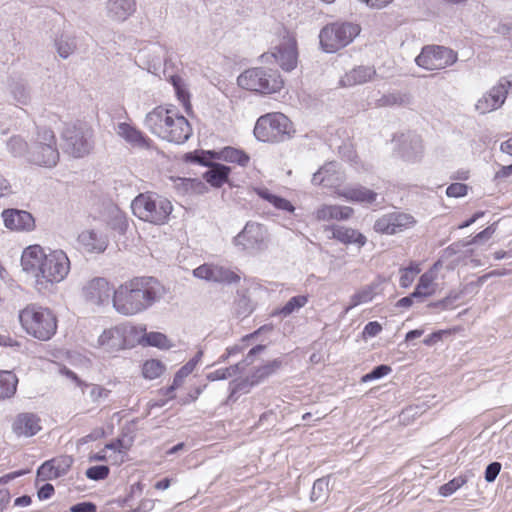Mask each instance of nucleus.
<instances>
[{"label":"nucleus","instance_id":"nucleus-1","mask_svg":"<svg viewBox=\"0 0 512 512\" xmlns=\"http://www.w3.org/2000/svg\"><path fill=\"white\" fill-rule=\"evenodd\" d=\"M164 291V286L154 277H133L116 288L112 306L120 315L134 316L156 303Z\"/></svg>","mask_w":512,"mask_h":512},{"label":"nucleus","instance_id":"nucleus-2","mask_svg":"<svg viewBox=\"0 0 512 512\" xmlns=\"http://www.w3.org/2000/svg\"><path fill=\"white\" fill-rule=\"evenodd\" d=\"M24 271L32 273L37 283L61 282L70 271V260L62 250H53L48 254L40 245H30L21 255Z\"/></svg>","mask_w":512,"mask_h":512},{"label":"nucleus","instance_id":"nucleus-3","mask_svg":"<svg viewBox=\"0 0 512 512\" xmlns=\"http://www.w3.org/2000/svg\"><path fill=\"white\" fill-rule=\"evenodd\" d=\"M23 331L39 341H49L57 333L58 317L54 310L38 303H29L19 311Z\"/></svg>","mask_w":512,"mask_h":512},{"label":"nucleus","instance_id":"nucleus-4","mask_svg":"<svg viewBox=\"0 0 512 512\" xmlns=\"http://www.w3.org/2000/svg\"><path fill=\"white\" fill-rule=\"evenodd\" d=\"M237 85L251 93L273 95L284 89L285 79L278 69L262 65L244 70L237 77Z\"/></svg>","mask_w":512,"mask_h":512},{"label":"nucleus","instance_id":"nucleus-5","mask_svg":"<svg viewBox=\"0 0 512 512\" xmlns=\"http://www.w3.org/2000/svg\"><path fill=\"white\" fill-rule=\"evenodd\" d=\"M133 214L154 225H165L170 219L173 205L169 199L154 192L140 193L131 203Z\"/></svg>","mask_w":512,"mask_h":512},{"label":"nucleus","instance_id":"nucleus-6","mask_svg":"<svg viewBox=\"0 0 512 512\" xmlns=\"http://www.w3.org/2000/svg\"><path fill=\"white\" fill-rule=\"evenodd\" d=\"M361 31L358 24L335 22L326 25L320 32V44L324 51L333 53L347 46Z\"/></svg>","mask_w":512,"mask_h":512},{"label":"nucleus","instance_id":"nucleus-7","mask_svg":"<svg viewBox=\"0 0 512 512\" xmlns=\"http://www.w3.org/2000/svg\"><path fill=\"white\" fill-rule=\"evenodd\" d=\"M141 332L136 325L119 324L105 329L97 340V346L103 352L117 353L135 347L134 334Z\"/></svg>","mask_w":512,"mask_h":512},{"label":"nucleus","instance_id":"nucleus-8","mask_svg":"<svg viewBox=\"0 0 512 512\" xmlns=\"http://www.w3.org/2000/svg\"><path fill=\"white\" fill-rule=\"evenodd\" d=\"M274 60L285 72L296 69L299 62V51L294 33L284 30L282 40L270 52L261 55V61L267 63Z\"/></svg>","mask_w":512,"mask_h":512},{"label":"nucleus","instance_id":"nucleus-9","mask_svg":"<svg viewBox=\"0 0 512 512\" xmlns=\"http://www.w3.org/2000/svg\"><path fill=\"white\" fill-rule=\"evenodd\" d=\"M457 59L453 50L437 45L425 46L416 57L418 66L426 70H440L452 65Z\"/></svg>","mask_w":512,"mask_h":512},{"label":"nucleus","instance_id":"nucleus-10","mask_svg":"<svg viewBox=\"0 0 512 512\" xmlns=\"http://www.w3.org/2000/svg\"><path fill=\"white\" fill-rule=\"evenodd\" d=\"M116 288L107 278L94 277L83 286L82 295L87 303L103 307L112 302Z\"/></svg>","mask_w":512,"mask_h":512},{"label":"nucleus","instance_id":"nucleus-11","mask_svg":"<svg viewBox=\"0 0 512 512\" xmlns=\"http://www.w3.org/2000/svg\"><path fill=\"white\" fill-rule=\"evenodd\" d=\"M416 223V219L411 214L390 212L379 217L373 228L379 234L394 235L414 227Z\"/></svg>","mask_w":512,"mask_h":512},{"label":"nucleus","instance_id":"nucleus-12","mask_svg":"<svg viewBox=\"0 0 512 512\" xmlns=\"http://www.w3.org/2000/svg\"><path fill=\"white\" fill-rule=\"evenodd\" d=\"M147 125L150 128L173 127L184 128L189 125L188 120L174 107H156L147 115Z\"/></svg>","mask_w":512,"mask_h":512},{"label":"nucleus","instance_id":"nucleus-13","mask_svg":"<svg viewBox=\"0 0 512 512\" xmlns=\"http://www.w3.org/2000/svg\"><path fill=\"white\" fill-rule=\"evenodd\" d=\"M266 232L262 224L249 222L235 237L234 243L244 251L261 250L265 245Z\"/></svg>","mask_w":512,"mask_h":512},{"label":"nucleus","instance_id":"nucleus-14","mask_svg":"<svg viewBox=\"0 0 512 512\" xmlns=\"http://www.w3.org/2000/svg\"><path fill=\"white\" fill-rule=\"evenodd\" d=\"M195 277L211 282L233 284L238 283L241 279L240 275L229 267L205 263L194 269Z\"/></svg>","mask_w":512,"mask_h":512},{"label":"nucleus","instance_id":"nucleus-15","mask_svg":"<svg viewBox=\"0 0 512 512\" xmlns=\"http://www.w3.org/2000/svg\"><path fill=\"white\" fill-rule=\"evenodd\" d=\"M73 464L69 455H59L45 461L37 470V477L42 481L56 479L65 475Z\"/></svg>","mask_w":512,"mask_h":512},{"label":"nucleus","instance_id":"nucleus-16","mask_svg":"<svg viewBox=\"0 0 512 512\" xmlns=\"http://www.w3.org/2000/svg\"><path fill=\"white\" fill-rule=\"evenodd\" d=\"M186 158L209 167V170L203 174V178L211 186L220 188L228 181L230 167L216 162H207L204 158L192 154H188Z\"/></svg>","mask_w":512,"mask_h":512},{"label":"nucleus","instance_id":"nucleus-17","mask_svg":"<svg viewBox=\"0 0 512 512\" xmlns=\"http://www.w3.org/2000/svg\"><path fill=\"white\" fill-rule=\"evenodd\" d=\"M2 218L6 228L17 232H29L35 228V220L31 213L18 209H5Z\"/></svg>","mask_w":512,"mask_h":512},{"label":"nucleus","instance_id":"nucleus-18","mask_svg":"<svg viewBox=\"0 0 512 512\" xmlns=\"http://www.w3.org/2000/svg\"><path fill=\"white\" fill-rule=\"evenodd\" d=\"M343 180L344 176L335 162L325 163L312 177L314 185L329 187L334 193L336 188H341Z\"/></svg>","mask_w":512,"mask_h":512},{"label":"nucleus","instance_id":"nucleus-19","mask_svg":"<svg viewBox=\"0 0 512 512\" xmlns=\"http://www.w3.org/2000/svg\"><path fill=\"white\" fill-rule=\"evenodd\" d=\"M41 429V419L34 413H19L12 422V431L17 437H32Z\"/></svg>","mask_w":512,"mask_h":512},{"label":"nucleus","instance_id":"nucleus-20","mask_svg":"<svg viewBox=\"0 0 512 512\" xmlns=\"http://www.w3.org/2000/svg\"><path fill=\"white\" fill-rule=\"evenodd\" d=\"M354 215V209L350 206L337 204H322L313 213L318 222L347 221Z\"/></svg>","mask_w":512,"mask_h":512},{"label":"nucleus","instance_id":"nucleus-21","mask_svg":"<svg viewBox=\"0 0 512 512\" xmlns=\"http://www.w3.org/2000/svg\"><path fill=\"white\" fill-rule=\"evenodd\" d=\"M377 76L374 66L360 65L346 72L340 79L342 87H352L373 81Z\"/></svg>","mask_w":512,"mask_h":512},{"label":"nucleus","instance_id":"nucleus-22","mask_svg":"<svg viewBox=\"0 0 512 512\" xmlns=\"http://www.w3.org/2000/svg\"><path fill=\"white\" fill-rule=\"evenodd\" d=\"M136 329H140L141 332L134 334L135 346H153L159 349H170L173 346L168 337L161 332H147L146 326L143 325H136Z\"/></svg>","mask_w":512,"mask_h":512},{"label":"nucleus","instance_id":"nucleus-23","mask_svg":"<svg viewBox=\"0 0 512 512\" xmlns=\"http://www.w3.org/2000/svg\"><path fill=\"white\" fill-rule=\"evenodd\" d=\"M326 231H330L333 239L345 245L355 244L363 247L367 242V238L361 232L351 227L331 225Z\"/></svg>","mask_w":512,"mask_h":512},{"label":"nucleus","instance_id":"nucleus-24","mask_svg":"<svg viewBox=\"0 0 512 512\" xmlns=\"http://www.w3.org/2000/svg\"><path fill=\"white\" fill-rule=\"evenodd\" d=\"M335 195L351 202L373 203L377 194L363 186L336 188Z\"/></svg>","mask_w":512,"mask_h":512},{"label":"nucleus","instance_id":"nucleus-25","mask_svg":"<svg viewBox=\"0 0 512 512\" xmlns=\"http://www.w3.org/2000/svg\"><path fill=\"white\" fill-rule=\"evenodd\" d=\"M442 266L440 260L436 261L433 266L424 274L420 276L419 282L412 293V296L429 297L436 291L435 279L437 277V270Z\"/></svg>","mask_w":512,"mask_h":512},{"label":"nucleus","instance_id":"nucleus-26","mask_svg":"<svg viewBox=\"0 0 512 512\" xmlns=\"http://www.w3.org/2000/svg\"><path fill=\"white\" fill-rule=\"evenodd\" d=\"M59 160V153L52 144H40L32 153L34 164L43 167H53Z\"/></svg>","mask_w":512,"mask_h":512},{"label":"nucleus","instance_id":"nucleus-27","mask_svg":"<svg viewBox=\"0 0 512 512\" xmlns=\"http://www.w3.org/2000/svg\"><path fill=\"white\" fill-rule=\"evenodd\" d=\"M211 158L223 160L229 163H236L241 167H246L249 164L250 157L244 151L233 148L225 147L218 152H208Z\"/></svg>","mask_w":512,"mask_h":512},{"label":"nucleus","instance_id":"nucleus-28","mask_svg":"<svg viewBox=\"0 0 512 512\" xmlns=\"http://www.w3.org/2000/svg\"><path fill=\"white\" fill-rule=\"evenodd\" d=\"M66 375L72 380L75 382V384L84 389V388H89V396H90V399L93 403H99L100 401L102 400H105L107 398H109L110 394H111V390L101 386V385H98V384H88L84 381H82L77 375L76 373H74L73 371H66Z\"/></svg>","mask_w":512,"mask_h":512},{"label":"nucleus","instance_id":"nucleus-29","mask_svg":"<svg viewBox=\"0 0 512 512\" xmlns=\"http://www.w3.org/2000/svg\"><path fill=\"white\" fill-rule=\"evenodd\" d=\"M136 10L135 0H109L108 12L117 21H124Z\"/></svg>","mask_w":512,"mask_h":512},{"label":"nucleus","instance_id":"nucleus-30","mask_svg":"<svg viewBox=\"0 0 512 512\" xmlns=\"http://www.w3.org/2000/svg\"><path fill=\"white\" fill-rule=\"evenodd\" d=\"M290 118L282 112H270L260 116L254 128H288Z\"/></svg>","mask_w":512,"mask_h":512},{"label":"nucleus","instance_id":"nucleus-31","mask_svg":"<svg viewBox=\"0 0 512 512\" xmlns=\"http://www.w3.org/2000/svg\"><path fill=\"white\" fill-rule=\"evenodd\" d=\"M78 241L81 245V247L86 251L90 253H99L105 250L106 248V241L98 235L93 230H86L83 231L79 237Z\"/></svg>","mask_w":512,"mask_h":512},{"label":"nucleus","instance_id":"nucleus-32","mask_svg":"<svg viewBox=\"0 0 512 512\" xmlns=\"http://www.w3.org/2000/svg\"><path fill=\"white\" fill-rule=\"evenodd\" d=\"M18 377L8 370H0V401L14 397L17 392Z\"/></svg>","mask_w":512,"mask_h":512},{"label":"nucleus","instance_id":"nucleus-33","mask_svg":"<svg viewBox=\"0 0 512 512\" xmlns=\"http://www.w3.org/2000/svg\"><path fill=\"white\" fill-rule=\"evenodd\" d=\"M71 135L66 136V147L69 153L74 157H82L89 153L90 145L78 130H69Z\"/></svg>","mask_w":512,"mask_h":512},{"label":"nucleus","instance_id":"nucleus-34","mask_svg":"<svg viewBox=\"0 0 512 512\" xmlns=\"http://www.w3.org/2000/svg\"><path fill=\"white\" fill-rule=\"evenodd\" d=\"M169 81L175 90L177 99L182 103L185 111L190 113L192 111V105L190 101L191 96L185 81L179 75H172Z\"/></svg>","mask_w":512,"mask_h":512},{"label":"nucleus","instance_id":"nucleus-35","mask_svg":"<svg viewBox=\"0 0 512 512\" xmlns=\"http://www.w3.org/2000/svg\"><path fill=\"white\" fill-rule=\"evenodd\" d=\"M512 89V79L501 78L498 83L493 86L487 94L492 100H494V105L502 106L507 98L509 90Z\"/></svg>","mask_w":512,"mask_h":512},{"label":"nucleus","instance_id":"nucleus-36","mask_svg":"<svg viewBox=\"0 0 512 512\" xmlns=\"http://www.w3.org/2000/svg\"><path fill=\"white\" fill-rule=\"evenodd\" d=\"M376 290H377L376 284H370V285H367V286L362 287L359 290H357L351 296L350 305L347 307L346 311H348L358 305L371 302L374 299V297L376 296V293H377Z\"/></svg>","mask_w":512,"mask_h":512},{"label":"nucleus","instance_id":"nucleus-37","mask_svg":"<svg viewBox=\"0 0 512 512\" xmlns=\"http://www.w3.org/2000/svg\"><path fill=\"white\" fill-rule=\"evenodd\" d=\"M165 371V365L158 359L146 360L142 365V375L145 379L159 378Z\"/></svg>","mask_w":512,"mask_h":512},{"label":"nucleus","instance_id":"nucleus-38","mask_svg":"<svg viewBox=\"0 0 512 512\" xmlns=\"http://www.w3.org/2000/svg\"><path fill=\"white\" fill-rule=\"evenodd\" d=\"M258 194L261 198L267 200L269 203H271L277 209L288 211V212H293L295 209L290 201H288L285 198L273 195V194L269 193L267 190H260L258 192Z\"/></svg>","mask_w":512,"mask_h":512},{"label":"nucleus","instance_id":"nucleus-39","mask_svg":"<svg viewBox=\"0 0 512 512\" xmlns=\"http://www.w3.org/2000/svg\"><path fill=\"white\" fill-rule=\"evenodd\" d=\"M421 269L419 264L412 262L410 265L401 270L399 279L400 286L407 288L414 282L415 277L420 273Z\"/></svg>","mask_w":512,"mask_h":512},{"label":"nucleus","instance_id":"nucleus-40","mask_svg":"<svg viewBox=\"0 0 512 512\" xmlns=\"http://www.w3.org/2000/svg\"><path fill=\"white\" fill-rule=\"evenodd\" d=\"M196 362L189 361L184 366H182L179 371L176 373L172 385L169 387V391H174L179 386L182 385L184 379L189 376L195 369Z\"/></svg>","mask_w":512,"mask_h":512},{"label":"nucleus","instance_id":"nucleus-41","mask_svg":"<svg viewBox=\"0 0 512 512\" xmlns=\"http://www.w3.org/2000/svg\"><path fill=\"white\" fill-rule=\"evenodd\" d=\"M307 302L308 297L305 295L294 296L279 310V313L288 316L295 310L305 306Z\"/></svg>","mask_w":512,"mask_h":512},{"label":"nucleus","instance_id":"nucleus-42","mask_svg":"<svg viewBox=\"0 0 512 512\" xmlns=\"http://www.w3.org/2000/svg\"><path fill=\"white\" fill-rule=\"evenodd\" d=\"M466 481V478L462 476L453 478L452 480L445 483L439 488V493L444 497L450 496L460 487H462L466 483Z\"/></svg>","mask_w":512,"mask_h":512},{"label":"nucleus","instance_id":"nucleus-43","mask_svg":"<svg viewBox=\"0 0 512 512\" xmlns=\"http://www.w3.org/2000/svg\"><path fill=\"white\" fill-rule=\"evenodd\" d=\"M500 105H494V100L486 93L476 103V110L481 114H486L500 108Z\"/></svg>","mask_w":512,"mask_h":512},{"label":"nucleus","instance_id":"nucleus-44","mask_svg":"<svg viewBox=\"0 0 512 512\" xmlns=\"http://www.w3.org/2000/svg\"><path fill=\"white\" fill-rule=\"evenodd\" d=\"M109 467L105 465L92 466L87 469L86 476L92 480H104L109 475Z\"/></svg>","mask_w":512,"mask_h":512},{"label":"nucleus","instance_id":"nucleus-45","mask_svg":"<svg viewBox=\"0 0 512 512\" xmlns=\"http://www.w3.org/2000/svg\"><path fill=\"white\" fill-rule=\"evenodd\" d=\"M254 135L257 139L264 142H276L282 140L284 135L286 134V130H282V133L278 135H271L275 130H253Z\"/></svg>","mask_w":512,"mask_h":512},{"label":"nucleus","instance_id":"nucleus-46","mask_svg":"<svg viewBox=\"0 0 512 512\" xmlns=\"http://www.w3.org/2000/svg\"><path fill=\"white\" fill-rule=\"evenodd\" d=\"M280 365H281V362L278 360H273L271 362H268L256 370L255 376L257 378L268 377L271 374H273L280 367Z\"/></svg>","mask_w":512,"mask_h":512},{"label":"nucleus","instance_id":"nucleus-47","mask_svg":"<svg viewBox=\"0 0 512 512\" xmlns=\"http://www.w3.org/2000/svg\"><path fill=\"white\" fill-rule=\"evenodd\" d=\"M468 193V186L463 183H452L446 189V195L452 198L464 197Z\"/></svg>","mask_w":512,"mask_h":512},{"label":"nucleus","instance_id":"nucleus-48","mask_svg":"<svg viewBox=\"0 0 512 512\" xmlns=\"http://www.w3.org/2000/svg\"><path fill=\"white\" fill-rule=\"evenodd\" d=\"M391 372V367L387 365H380L375 367L370 373L363 376L362 381L367 382L370 380L378 379L388 375Z\"/></svg>","mask_w":512,"mask_h":512},{"label":"nucleus","instance_id":"nucleus-49","mask_svg":"<svg viewBox=\"0 0 512 512\" xmlns=\"http://www.w3.org/2000/svg\"><path fill=\"white\" fill-rule=\"evenodd\" d=\"M496 229H497V223L491 224L490 226L486 227L484 230H482L481 232L476 234L474 236V238L472 239V243H478V242L490 239L493 236V234L495 233Z\"/></svg>","mask_w":512,"mask_h":512},{"label":"nucleus","instance_id":"nucleus-50","mask_svg":"<svg viewBox=\"0 0 512 512\" xmlns=\"http://www.w3.org/2000/svg\"><path fill=\"white\" fill-rule=\"evenodd\" d=\"M274 329V326L272 324H265V325H262L261 327H259L257 330H255L254 332L250 333V334H247L245 336H243L241 338V342L243 343H246L252 339H255L256 337H258L259 335L261 334H265V333H270L272 332Z\"/></svg>","mask_w":512,"mask_h":512},{"label":"nucleus","instance_id":"nucleus-51","mask_svg":"<svg viewBox=\"0 0 512 512\" xmlns=\"http://www.w3.org/2000/svg\"><path fill=\"white\" fill-rule=\"evenodd\" d=\"M232 371L234 369L232 367L229 368H220L217 369L207 375V379L210 381L223 380L232 375Z\"/></svg>","mask_w":512,"mask_h":512},{"label":"nucleus","instance_id":"nucleus-52","mask_svg":"<svg viewBox=\"0 0 512 512\" xmlns=\"http://www.w3.org/2000/svg\"><path fill=\"white\" fill-rule=\"evenodd\" d=\"M382 331V326L377 321L367 323L363 329L364 337H375Z\"/></svg>","mask_w":512,"mask_h":512},{"label":"nucleus","instance_id":"nucleus-53","mask_svg":"<svg viewBox=\"0 0 512 512\" xmlns=\"http://www.w3.org/2000/svg\"><path fill=\"white\" fill-rule=\"evenodd\" d=\"M501 470V464L499 462H493L489 464L485 470V479L487 482H493L498 476Z\"/></svg>","mask_w":512,"mask_h":512},{"label":"nucleus","instance_id":"nucleus-54","mask_svg":"<svg viewBox=\"0 0 512 512\" xmlns=\"http://www.w3.org/2000/svg\"><path fill=\"white\" fill-rule=\"evenodd\" d=\"M0 346L19 348L21 344L16 338L11 337L9 334H0Z\"/></svg>","mask_w":512,"mask_h":512},{"label":"nucleus","instance_id":"nucleus-55","mask_svg":"<svg viewBox=\"0 0 512 512\" xmlns=\"http://www.w3.org/2000/svg\"><path fill=\"white\" fill-rule=\"evenodd\" d=\"M71 512H96V505L91 502H82L73 505L70 508Z\"/></svg>","mask_w":512,"mask_h":512},{"label":"nucleus","instance_id":"nucleus-56","mask_svg":"<svg viewBox=\"0 0 512 512\" xmlns=\"http://www.w3.org/2000/svg\"><path fill=\"white\" fill-rule=\"evenodd\" d=\"M54 487L52 484H45L38 490V498L40 500H46L53 496L54 494Z\"/></svg>","mask_w":512,"mask_h":512},{"label":"nucleus","instance_id":"nucleus-57","mask_svg":"<svg viewBox=\"0 0 512 512\" xmlns=\"http://www.w3.org/2000/svg\"><path fill=\"white\" fill-rule=\"evenodd\" d=\"M181 182L186 190H200L204 188L203 183L199 179H181Z\"/></svg>","mask_w":512,"mask_h":512},{"label":"nucleus","instance_id":"nucleus-58","mask_svg":"<svg viewBox=\"0 0 512 512\" xmlns=\"http://www.w3.org/2000/svg\"><path fill=\"white\" fill-rule=\"evenodd\" d=\"M120 135L130 142L139 141L141 139L140 131L135 129L122 130Z\"/></svg>","mask_w":512,"mask_h":512},{"label":"nucleus","instance_id":"nucleus-59","mask_svg":"<svg viewBox=\"0 0 512 512\" xmlns=\"http://www.w3.org/2000/svg\"><path fill=\"white\" fill-rule=\"evenodd\" d=\"M11 192L9 181L0 173V197L6 196Z\"/></svg>","mask_w":512,"mask_h":512},{"label":"nucleus","instance_id":"nucleus-60","mask_svg":"<svg viewBox=\"0 0 512 512\" xmlns=\"http://www.w3.org/2000/svg\"><path fill=\"white\" fill-rule=\"evenodd\" d=\"M362 2L366 3L367 6L371 8H383L390 4L393 0H361Z\"/></svg>","mask_w":512,"mask_h":512},{"label":"nucleus","instance_id":"nucleus-61","mask_svg":"<svg viewBox=\"0 0 512 512\" xmlns=\"http://www.w3.org/2000/svg\"><path fill=\"white\" fill-rule=\"evenodd\" d=\"M484 214L485 213L483 211H478L474 213L471 218L458 225V229H464L466 227H469L470 225L475 223L479 218L483 217Z\"/></svg>","mask_w":512,"mask_h":512},{"label":"nucleus","instance_id":"nucleus-62","mask_svg":"<svg viewBox=\"0 0 512 512\" xmlns=\"http://www.w3.org/2000/svg\"><path fill=\"white\" fill-rule=\"evenodd\" d=\"M510 175H512V164L507 166H502L497 172H496V178H507Z\"/></svg>","mask_w":512,"mask_h":512},{"label":"nucleus","instance_id":"nucleus-63","mask_svg":"<svg viewBox=\"0 0 512 512\" xmlns=\"http://www.w3.org/2000/svg\"><path fill=\"white\" fill-rule=\"evenodd\" d=\"M380 101L385 105H395L401 103L402 99L396 95H388L384 96Z\"/></svg>","mask_w":512,"mask_h":512},{"label":"nucleus","instance_id":"nucleus-64","mask_svg":"<svg viewBox=\"0 0 512 512\" xmlns=\"http://www.w3.org/2000/svg\"><path fill=\"white\" fill-rule=\"evenodd\" d=\"M500 149L503 153H506L508 155H511L512 156V138L504 141L501 146H500Z\"/></svg>","mask_w":512,"mask_h":512}]
</instances>
